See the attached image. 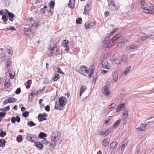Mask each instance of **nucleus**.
I'll list each match as a JSON object with an SVG mask.
<instances>
[{"mask_svg":"<svg viewBox=\"0 0 154 154\" xmlns=\"http://www.w3.org/2000/svg\"><path fill=\"white\" fill-rule=\"evenodd\" d=\"M127 141L124 140L122 142V145L119 148L118 152L119 153L122 154L125 148L127 146Z\"/></svg>","mask_w":154,"mask_h":154,"instance_id":"0eeeda50","label":"nucleus"},{"mask_svg":"<svg viewBox=\"0 0 154 154\" xmlns=\"http://www.w3.org/2000/svg\"><path fill=\"white\" fill-rule=\"evenodd\" d=\"M109 8L111 11H114L116 9V6L113 0H107Z\"/></svg>","mask_w":154,"mask_h":154,"instance_id":"20e7f679","label":"nucleus"},{"mask_svg":"<svg viewBox=\"0 0 154 154\" xmlns=\"http://www.w3.org/2000/svg\"><path fill=\"white\" fill-rule=\"evenodd\" d=\"M2 19L3 20V22H5L4 23L6 24L7 23L6 22L8 20V17L6 15H3Z\"/></svg>","mask_w":154,"mask_h":154,"instance_id":"f704fd0d","label":"nucleus"},{"mask_svg":"<svg viewBox=\"0 0 154 154\" xmlns=\"http://www.w3.org/2000/svg\"><path fill=\"white\" fill-rule=\"evenodd\" d=\"M7 52L10 55H12L13 54V51L12 49H8Z\"/></svg>","mask_w":154,"mask_h":154,"instance_id":"6e6d98bb","label":"nucleus"},{"mask_svg":"<svg viewBox=\"0 0 154 154\" xmlns=\"http://www.w3.org/2000/svg\"><path fill=\"white\" fill-rule=\"evenodd\" d=\"M61 137V134L60 132L55 131L53 132L51 134V139L52 140L57 141Z\"/></svg>","mask_w":154,"mask_h":154,"instance_id":"f03ea898","label":"nucleus"},{"mask_svg":"<svg viewBox=\"0 0 154 154\" xmlns=\"http://www.w3.org/2000/svg\"><path fill=\"white\" fill-rule=\"evenodd\" d=\"M19 123L20 121V117L18 116H16L15 117H13L11 119V122L13 123H14L16 121Z\"/></svg>","mask_w":154,"mask_h":154,"instance_id":"2eb2a0df","label":"nucleus"},{"mask_svg":"<svg viewBox=\"0 0 154 154\" xmlns=\"http://www.w3.org/2000/svg\"><path fill=\"white\" fill-rule=\"evenodd\" d=\"M95 24V23L92 22L91 21H88L85 24V26L86 29H88L92 28Z\"/></svg>","mask_w":154,"mask_h":154,"instance_id":"6e6552de","label":"nucleus"},{"mask_svg":"<svg viewBox=\"0 0 154 154\" xmlns=\"http://www.w3.org/2000/svg\"><path fill=\"white\" fill-rule=\"evenodd\" d=\"M45 109L47 112H49L50 110V107L48 105H47L45 106Z\"/></svg>","mask_w":154,"mask_h":154,"instance_id":"338daca9","label":"nucleus"},{"mask_svg":"<svg viewBox=\"0 0 154 154\" xmlns=\"http://www.w3.org/2000/svg\"><path fill=\"white\" fill-rule=\"evenodd\" d=\"M105 130L106 132L107 135H108L109 134V133L110 132H111V129L110 128H107V129H106Z\"/></svg>","mask_w":154,"mask_h":154,"instance_id":"052dcab7","label":"nucleus"},{"mask_svg":"<svg viewBox=\"0 0 154 154\" xmlns=\"http://www.w3.org/2000/svg\"><path fill=\"white\" fill-rule=\"evenodd\" d=\"M103 94L106 96H109L110 93L108 87L106 85L103 87Z\"/></svg>","mask_w":154,"mask_h":154,"instance_id":"4468645a","label":"nucleus"},{"mask_svg":"<svg viewBox=\"0 0 154 154\" xmlns=\"http://www.w3.org/2000/svg\"><path fill=\"white\" fill-rule=\"evenodd\" d=\"M6 135V132H4L2 129L1 130V132L0 133V137H4V136Z\"/></svg>","mask_w":154,"mask_h":154,"instance_id":"4c0bfd02","label":"nucleus"},{"mask_svg":"<svg viewBox=\"0 0 154 154\" xmlns=\"http://www.w3.org/2000/svg\"><path fill=\"white\" fill-rule=\"evenodd\" d=\"M55 5V3L53 1H51L50 2L49 4V6L51 8H53L54 6Z\"/></svg>","mask_w":154,"mask_h":154,"instance_id":"49530a36","label":"nucleus"},{"mask_svg":"<svg viewBox=\"0 0 154 154\" xmlns=\"http://www.w3.org/2000/svg\"><path fill=\"white\" fill-rule=\"evenodd\" d=\"M64 106H61L60 104L59 105L57 104V102H56V104L55 105V108L56 109H59L60 110H62L63 109V107Z\"/></svg>","mask_w":154,"mask_h":154,"instance_id":"c85d7f7f","label":"nucleus"},{"mask_svg":"<svg viewBox=\"0 0 154 154\" xmlns=\"http://www.w3.org/2000/svg\"><path fill=\"white\" fill-rule=\"evenodd\" d=\"M27 82L28 84L26 86V87L27 88H29L32 84V81L31 80H29L27 81Z\"/></svg>","mask_w":154,"mask_h":154,"instance_id":"603ef678","label":"nucleus"},{"mask_svg":"<svg viewBox=\"0 0 154 154\" xmlns=\"http://www.w3.org/2000/svg\"><path fill=\"white\" fill-rule=\"evenodd\" d=\"M115 62L116 64H121L122 62V61H121V60H116L115 61Z\"/></svg>","mask_w":154,"mask_h":154,"instance_id":"0e129e2a","label":"nucleus"},{"mask_svg":"<svg viewBox=\"0 0 154 154\" xmlns=\"http://www.w3.org/2000/svg\"><path fill=\"white\" fill-rule=\"evenodd\" d=\"M11 60L8 59L7 60L6 62L5 63V64L6 66H9L11 65Z\"/></svg>","mask_w":154,"mask_h":154,"instance_id":"a18cd8bd","label":"nucleus"},{"mask_svg":"<svg viewBox=\"0 0 154 154\" xmlns=\"http://www.w3.org/2000/svg\"><path fill=\"white\" fill-rule=\"evenodd\" d=\"M146 125V124H142L140 126V127L137 128V129L138 130L140 131H143L145 128V127Z\"/></svg>","mask_w":154,"mask_h":154,"instance_id":"5701e85b","label":"nucleus"},{"mask_svg":"<svg viewBox=\"0 0 154 154\" xmlns=\"http://www.w3.org/2000/svg\"><path fill=\"white\" fill-rule=\"evenodd\" d=\"M87 89V87L85 86H82L81 87L80 93V95L81 96Z\"/></svg>","mask_w":154,"mask_h":154,"instance_id":"a878e982","label":"nucleus"},{"mask_svg":"<svg viewBox=\"0 0 154 154\" xmlns=\"http://www.w3.org/2000/svg\"><path fill=\"white\" fill-rule=\"evenodd\" d=\"M6 141L3 139H1L0 140V146L2 147H4Z\"/></svg>","mask_w":154,"mask_h":154,"instance_id":"2f4dec72","label":"nucleus"},{"mask_svg":"<svg viewBox=\"0 0 154 154\" xmlns=\"http://www.w3.org/2000/svg\"><path fill=\"white\" fill-rule=\"evenodd\" d=\"M115 106V105L114 104H112L108 106L109 109H111L114 108Z\"/></svg>","mask_w":154,"mask_h":154,"instance_id":"680f3d73","label":"nucleus"},{"mask_svg":"<svg viewBox=\"0 0 154 154\" xmlns=\"http://www.w3.org/2000/svg\"><path fill=\"white\" fill-rule=\"evenodd\" d=\"M35 146L40 149H42L43 147V144L41 142H37L35 143Z\"/></svg>","mask_w":154,"mask_h":154,"instance_id":"473e14b6","label":"nucleus"},{"mask_svg":"<svg viewBox=\"0 0 154 154\" xmlns=\"http://www.w3.org/2000/svg\"><path fill=\"white\" fill-rule=\"evenodd\" d=\"M52 55L54 56H56L60 54V52L59 49L57 47H54L51 49Z\"/></svg>","mask_w":154,"mask_h":154,"instance_id":"39448f33","label":"nucleus"},{"mask_svg":"<svg viewBox=\"0 0 154 154\" xmlns=\"http://www.w3.org/2000/svg\"><path fill=\"white\" fill-rule=\"evenodd\" d=\"M68 43L69 41L67 40H65L62 42V45L64 47H65L68 45Z\"/></svg>","mask_w":154,"mask_h":154,"instance_id":"58836bf2","label":"nucleus"},{"mask_svg":"<svg viewBox=\"0 0 154 154\" xmlns=\"http://www.w3.org/2000/svg\"><path fill=\"white\" fill-rule=\"evenodd\" d=\"M47 135L45 134V133L43 132H40L39 134L38 135V138H41V139H44V140H45V138L47 137Z\"/></svg>","mask_w":154,"mask_h":154,"instance_id":"4be33fe9","label":"nucleus"},{"mask_svg":"<svg viewBox=\"0 0 154 154\" xmlns=\"http://www.w3.org/2000/svg\"><path fill=\"white\" fill-rule=\"evenodd\" d=\"M95 67L94 65H92L89 68V73L88 74V77L89 78H91V76L93 73V72L95 69Z\"/></svg>","mask_w":154,"mask_h":154,"instance_id":"ddd939ff","label":"nucleus"},{"mask_svg":"<svg viewBox=\"0 0 154 154\" xmlns=\"http://www.w3.org/2000/svg\"><path fill=\"white\" fill-rule=\"evenodd\" d=\"M120 122L121 120H117L113 125L112 126V128L113 129H115L120 124Z\"/></svg>","mask_w":154,"mask_h":154,"instance_id":"7c9ffc66","label":"nucleus"},{"mask_svg":"<svg viewBox=\"0 0 154 154\" xmlns=\"http://www.w3.org/2000/svg\"><path fill=\"white\" fill-rule=\"evenodd\" d=\"M110 58L112 62H115V61L116 60V57L114 55L111 56Z\"/></svg>","mask_w":154,"mask_h":154,"instance_id":"864d4df0","label":"nucleus"},{"mask_svg":"<svg viewBox=\"0 0 154 154\" xmlns=\"http://www.w3.org/2000/svg\"><path fill=\"white\" fill-rule=\"evenodd\" d=\"M47 116V115L46 113L45 114H39L38 116V120L39 122L45 120L47 119L46 117Z\"/></svg>","mask_w":154,"mask_h":154,"instance_id":"9d476101","label":"nucleus"},{"mask_svg":"<svg viewBox=\"0 0 154 154\" xmlns=\"http://www.w3.org/2000/svg\"><path fill=\"white\" fill-rule=\"evenodd\" d=\"M138 39L140 41H144L146 40V36H141L138 38Z\"/></svg>","mask_w":154,"mask_h":154,"instance_id":"de8ad7c7","label":"nucleus"},{"mask_svg":"<svg viewBox=\"0 0 154 154\" xmlns=\"http://www.w3.org/2000/svg\"><path fill=\"white\" fill-rule=\"evenodd\" d=\"M109 144V141L108 139L105 138L102 142V144L104 146H107Z\"/></svg>","mask_w":154,"mask_h":154,"instance_id":"c756f323","label":"nucleus"},{"mask_svg":"<svg viewBox=\"0 0 154 154\" xmlns=\"http://www.w3.org/2000/svg\"><path fill=\"white\" fill-rule=\"evenodd\" d=\"M7 30H15V29H14V26H11L10 27L7 28L6 29Z\"/></svg>","mask_w":154,"mask_h":154,"instance_id":"774afa93","label":"nucleus"},{"mask_svg":"<svg viewBox=\"0 0 154 154\" xmlns=\"http://www.w3.org/2000/svg\"><path fill=\"white\" fill-rule=\"evenodd\" d=\"M6 114V113L4 112H0V117H4Z\"/></svg>","mask_w":154,"mask_h":154,"instance_id":"e2e57ef3","label":"nucleus"},{"mask_svg":"<svg viewBox=\"0 0 154 154\" xmlns=\"http://www.w3.org/2000/svg\"><path fill=\"white\" fill-rule=\"evenodd\" d=\"M24 27V34L27 36L32 38L33 37L34 29L37 27L38 24L33 20L32 18L30 19Z\"/></svg>","mask_w":154,"mask_h":154,"instance_id":"f257e3e1","label":"nucleus"},{"mask_svg":"<svg viewBox=\"0 0 154 154\" xmlns=\"http://www.w3.org/2000/svg\"><path fill=\"white\" fill-rule=\"evenodd\" d=\"M60 76L58 74H56L55 75V77L54 78V81H57L58 79L59 78Z\"/></svg>","mask_w":154,"mask_h":154,"instance_id":"09e8293b","label":"nucleus"},{"mask_svg":"<svg viewBox=\"0 0 154 154\" xmlns=\"http://www.w3.org/2000/svg\"><path fill=\"white\" fill-rule=\"evenodd\" d=\"M110 66L109 65L108 63L106 61L103 62L102 63V67L107 69H109Z\"/></svg>","mask_w":154,"mask_h":154,"instance_id":"dca6fc26","label":"nucleus"},{"mask_svg":"<svg viewBox=\"0 0 154 154\" xmlns=\"http://www.w3.org/2000/svg\"><path fill=\"white\" fill-rule=\"evenodd\" d=\"M9 103H13L15 101V99L12 97H9L8 99Z\"/></svg>","mask_w":154,"mask_h":154,"instance_id":"8fccbe9b","label":"nucleus"},{"mask_svg":"<svg viewBox=\"0 0 154 154\" xmlns=\"http://www.w3.org/2000/svg\"><path fill=\"white\" fill-rule=\"evenodd\" d=\"M10 109V107L9 106L5 107L4 108H0V110L4 111H9Z\"/></svg>","mask_w":154,"mask_h":154,"instance_id":"37998d69","label":"nucleus"},{"mask_svg":"<svg viewBox=\"0 0 154 154\" xmlns=\"http://www.w3.org/2000/svg\"><path fill=\"white\" fill-rule=\"evenodd\" d=\"M109 38L108 37H106L105 39L102 42V46H105L106 44L107 41L109 40Z\"/></svg>","mask_w":154,"mask_h":154,"instance_id":"79ce46f5","label":"nucleus"},{"mask_svg":"<svg viewBox=\"0 0 154 154\" xmlns=\"http://www.w3.org/2000/svg\"><path fill=\"white\" fill-rule=\"evenodd\" d=\"M10 85V83L9 81L7 82H5V83L4 87L5 88H8Z\"/></svg>","mask_w":154,"mask_h":154,"instance_id":"3c124183","label":"nucleus"},{"mask_svg":"<svg viewBox=\"0 0 154 154\" xmlns=\"http://www.w3.org/2000/svg\"><path fill=\"white\" fill-rule=\"evenodd\" d=\"M22 136L21 135H18L17 138V141L18 142H21L22 141Z\"/></svg>","mask_w":154,"mask_h":154,"instance_id":"e433bc0d","label":"nucleus"},{"mask_svg":"<svg viewBox=\"0 0 154 154\" xmlns=\"http://www.w3.org/2000/svg\"><path fill=\"white\" fill-rule=\"evenodd\" d=\"M131 69V67L130 66H129L126 68L122 74V76L125 77L130 72Z\"/></svg>","mask_w":154,"mask_h":154,"instance_id":"a211bd4d","label":"nucleus"},{"mask_svg":"<svg viewBox=\"0 0 154 154\" xmlns=\"http://www.w3.org/2000/svg\"><path fill=\"white\" fill-rule=\"evenodd\" d=\"M120 37V35L119 34H117L114 36L112 39L109 42L108 45V48L111 47L113 45V43L118 40Z\"/></svg>","mask_w":154,"mask_h":154,"instance_id":"7ed1b4c3","label":"nucleus"},{"mask_svg":"<svg viewBox=\"0 0 154 154\" xmlns=\"http://www.w3.org/2000/svg\"><path fill=\"white\" fill-rule=\"evenodd\" d=\"M6 11L8 12V17H14V15L13 13L9 12L7 10H6Z\"/></svg>","mask_w":154,"mask_h":154,"instance_id":"c03bdc74","label":"nucleus"},{"mask_svg":"<svg viewBox=\"0 0 154 154\" xmlns=\"http://www.w3.org/2000/svg\"><path fill=\"white\" fill-rule=\"evenodd\" d=\"M57 142L54 140H52L50 143V146L49 147L51 149H54L56 145V142Z\"/></svg>","mask_w":154,"mask_h":154,"instance_id":"393cba45","label":"nucleus"},{"mask_svg":"<svg viewBox=\"0 0 154 154\" xmlns=\"http://www.w3.org/2000/svg\"><path fill=\"white\" fill-rule=\"evenodd\" d=\"M29 113L28 111H25L23 113V115L24 117H26L29 116Z\"/></svg>","mask_w":154,"mask_h":154,"instance_id":"5fc2aeb1","label":"nucleus"},{"mask_svg":"<svg viewBox=\"0 0 154 154\" xmlns=\"http://www.w3.org/2000/svg\"><path fill=\"white\" fill-rule=\"evenodd\" d=\"M81 71L82 72L86 73H88L89 72V70L87 69V67L85 66H83L80 68Z\"/></svg>","mask_w":154,"mask_h":154,"instance_id":"b1692460","label":"nucleus"},{"mask_svg":"<svg viewBox=\"0 0 154 154\" xmlns=\"http://www.w3.org/2000/svg\"><path fill=\"white\" fill-rule=\"evenodd\" d=\"M36 138V136L34 134H32L30 133H27V134L26 139L28 141L34 142L35 139Z\"/></svg>","mask_w":154,"mask_h":154,"instance_id":"423d86ee","label":"nucleus"},{"mask_svg":"<svg viewBox=\"0 0 154 154\" xmlns=\"http://www.w3.org/2000/svg\"><path fill=\"white\" fill-rule=\"evenodd\" d=\"M66 99L64 97H60L59 100L60 104L62 106H64L66 104Z\"/></svg>","mask_w":154,"mask_h":154,"instance_id":"1a4fd4ad","label":"nucleus"},{"mask_svg":"<svg viewBox=\"0 0 154 154\" xmlns=\"http://www.w3.org/2000/svg\"><path fill=\"white\" fill-rule=\"evenodd\" d=\"M60 41L59 39H58L57 41H56L55 43L54 44L52 42H51L50 44V48H52L54 47H57V44H58Z\"/></svg>","mask_w":154,"mask_h":154,"instance_id":"bb28decb","label":"nucleus"},{"mask_svg":"<svg viewBox=\"0 0 154 154\" xmlns=\"http://www.w3.org/2000/svg\"><path fill=\"white\" fill-rule=\"evenodd\" d=\"M27 125L29 127H32L34 126H35L36 125L35 123L33 122L32 121L28 122Z\"/></svg>","mask_w":154,"mask_h":154,"instance_id":"ea45409f","label":"nucleus"},{"mask_svg":"<svg viewBox=\"0 0 154 154\" xmlns=\"http://www.w3.org/2000/svg\"><path fill=\"white\" fill-rule=\"evenodd\" d=\"M144 13H149L151 14H154V12L151 10L149 9L147 7H145L141 9Z\"/></svg>","mask_w":154,"mask_h":154,"instance_id":"f8f14e48","label":"nucleus"},{"mask_svg":"<svg viewBox=\"0 0 154 154\" xmlns=\"http://www.w3.org/2000/svg\"><path fill=\"white\" fill-rule=\"evenodd\" d=\"M125 105V104L124 103H122V104L119 105L116 108V111L117 112H118L122 110L124 107Z\"/></svg>","mask_w":154,"mask_h":154,"instance_id":"6ab92c4d","label":"nucleus"},{"mask_svg":"<svg viewBox=\"0 0 154 154\" xmlns=\"http://www.w3.org/2000/svg\"><path fill=\"white\" fill-rule=\"evenodd\" d=\"M99 134L100 136H102L103 137H105L107 135V134L105 130L104 131H102L99 132Z\"/></svg>","mask_w":154,"mask_h":154,"instance_id":"c9c22d12","label":"nucleus"},{"mask_svg":"<svg viewBox=\"0 0 154 154\" xmlns=\"http://www.w3.org/2000/svg\"><path fill=\"white\" fill-rule=\"evenodd\" d=\"M90 9V8L89 7V5L88 4L85 5L84 9V12L83 14L87 15L88 14V11H89Z\"/></svg>","mask_w":154,"mask_h":154,"instance_id":"412c9836","label":"nucleus"},{"mask_svg":"<svg viewBox=\"0 0 154 154\" xmlns=\"http://www.w3.org/2000/svg\"><path fill=\"white\" fill-rule=\"evenodd\" d=\"M128 113H125L123 114V119L124 120L125 119H126V118L128 117Z\"/></svg>","mask_w":154,"mask_h":154,"instance_id":"69168bd1","label":"nucleus"},{"mask_svg":"<svg viewBox=\"0 0 154 154\" xmlns=\"http://www.w3.org/2000/svg\"><path fill=\"white\" fill-rule=\"evenodd\" d=\"M140 4L141 5L140 9L145 7V3L143 0H141Z\"/></svg>","mask_w":154,"mask_h":154,"instance_id":"a19ab883","label":"nucleus"},{"mask_svg":"<svg viewBox=\"0 0 154 154\" xmlns=\"http://www.w3.org/2000/svg\"><path fill=\"white\" fill-rule=\"evenodd\" d=\"M137 45H129L127 46V49L128 50H132L134 49H136L137 48Z\"/></svg>","mask_w":154,"mask_h":154,"instance_id":"aec40b11","label":"nucleus"},{"mask_svg":"<svg viewBox=\"0 0 154 154\" xmlns=\"http://www.w3.org/2000/svg\"><path fill=\"white\" fill-rule=\"evenodd\" d=\"M120 59L122 60V61H124L125 62L126 60V57L125 56H123L121 58H120Z\"/></svg>","mask_w":154,"mask_h":154,"instance_id":"bf43d9fd","label":"nucleus"},{"mask_svg":"<svg viewBox=\"0 0 154 154\" xmlns=\"http://www.w3.org/2000/svg\"><path fill=\"white\" fill-rule=\"evenodd\" d=\"M118 75L116 71H114L112 73L113 79L114 82H116L118 80Z\"/></svg>","mask_w":154,"mask_h":154,"instance_id":"f3484780","label":"nucleus"},{"mask_svg":"<svg viewBox=\"0 0 154 154\" xmlns=\"http://www.w3.org/2000/svg\"><path fill=\"white\" fill-rule=\"evenodd\" d=\"M74 2L75 0H70L68 3L69 6L70 8L74 7L75 5Z\"/></svg>","mask_w":154,"mask_h":154,"instance_id":"72a5a7b5","label":"nucleus"},{"mask_svg":"<svg viewBox=\"0 0 154 154\" xmlns=\"http://www.w3.org/2000/svg\"><path fill=\"white\" fill-rule=\"evenodd\" d=\"M21 92V89L20 88H18L15 91V93L16 94H19Z\"/></svg>","mask_w":154,"mask_h":154,"instance_id":"13d9d810","label":"nucleus"},{"mask_svg":"<svg viewBox=\"0 0 154 154\" xmlns=\"http://www.w3.org/2000/svg\"><path fill=\"white\" fill-rule=\"evenodd\" d=\"M82 20V19L81 18H79L78 19L76 20V23L77 24H80L81 23V20Z\"/></svg>","mask_w":154,"mask_h":154,"instance_id":"4d7b16f0","label":"nucleus"},{"mask_svg":"<svg viewBox=\"0 0 154 154\" xmlns=\"http://www.w3.org/2000/svg\"><path fill=\"white\" fill-rule=\"evenodd\" d=\"M43 91V90H39L38 91H36L35 89H34L31 92V95L32 97H34L35 95L40 94Z\"/></svg>","mask_w":154,"mask_h":154,"instance_id":"9b49d317","label":"nucleus"},{"mask_svg":"<svg viewBox=\"0 0 154 154\" xmlns=\"http://www.w3.org/2000/svg\"><path fill=\"white\" fill-rule=\"evenodd\" d=\"M118 143L116 141H114L110 144V149H114L115 147L117 145Z\"/></svg>","mask_w":154,"mask_h":154,"instance_id":"cd10ccee","label":"nucleus"}]
</instances>
